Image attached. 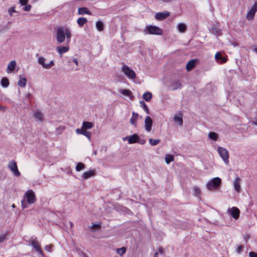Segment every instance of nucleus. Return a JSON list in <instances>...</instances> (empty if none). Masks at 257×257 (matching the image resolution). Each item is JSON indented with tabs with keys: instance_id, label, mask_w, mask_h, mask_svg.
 <instances>
[{
	"instance_id": "f257e3e1",
	"label": "nucleus",
	"mask_w": 257,
	"mask_h": 257,
	"mask_svg": "<svg viewBox=\"0 0 257 257\" xmlns=\"http://www.w3.org/2000/svg\"><path fill=\"white\" fill-rule=\"evenodd\" d=\"M56 40L58 43L63 42L65 38H66L67 43L70 42L71 34L67 28L62 26L58 27L56 29Z\"/></svg>"
},
{
	"instance_id": "f03ea898",
	"label": "nucleus",
	"mask_w": 257,
	"mask_h": 257,
	"mask_svg": "<svg viewBox=\"0 0 257 257\" xmlns=\"http://www.w3.org/2000/svg\"><path fill=\"white\" fill-rule=\"evenodd\" d=\"M36 56L38 58V63L44 69H49L55 65L53 60H51L49 63H46V59L45 57L39 56L38 54L36 55Z\"/></svg>"
},
{
	"instance_id": "7ed1b4c3",
	"label": "nucleus",
	"mask_w": 257,
	"mask_h": 257,
	"mask_svg": "<svg viewBox=\"0 0 257 257\" xmlns=\"http://www.w3.org/2000/svg\"><path fill=\"white\" fill-rule=\"evenodd\" d=\"M221 182V180L219 178H214L207 183V188L210 191L215 190L220 185Z\"/></svg>"
},
{
	"instance_id": "20e7f679",
	"label": "nucleus",
	"mask_w": 257,
	"mask_h": 257,
	"mask_svg": "<svg viewBox=\"0 0 257 257\" xmlns=\"http://www.w3.org/2000/svg\"><path fill=\"white\" fill-rule=\"evenodd\" d=\"M8 167L16 177H19L21 175V173L18 168L17 162L15 160L10 161L8 165Z\"/></svg>"
},
{
	"instance_id": "39448f33",
	"label": "nucleus",
	"mask_w": 257,
	"mask_h": 257,
	"mask_svg": "<svg viewBox=\"0 0 257 257\" xmlns=\"http://www.w3.org/2000/svg\"><path fill=\"white\" fill-rule=\"evenodd\" d=\"M217 150L218 152L220 155V156L222 159V160L224 161V162L226 164H228L229 162V155L228 151L226 149L221 147H218Z\"/></svg>"
},
{
	"instance_id": "423d86ee",
	"label": "nucleus",
	"mask_w": 257,
	"mask_h": 257,
	"mask_svg": "<svg viewBox=\"0 0 257 257\" xmlns=\"http://www.w3.org/2000/svg\"><path fill=\"white\" fill-rule=\"evenodd\" d=\"M122 71L130 79H135L136 77V73L131 69L127 66L124 65L121 68Z\"/></svg>"
},
{
	"instance_id": "0eeeda50",
	"label": "nucleus",
	"mask_w": 257,
	"mask_h": 257,
	"mask_svg": "<svg viewBox=\"0 0 257 257\" xmlns=\"http://www.w3.org/2000/svg\"><path fill=\"white\" fill-rule=\"evenodd\" d=\"M149 34L161 35L163 34L162 30L157 26H149L146 28Z\"/></svg>"
},
{
	"instance_id": "6e6552de",
	"label": "nucleus",
	"mask_w": 257,
	"mask_h": 257,
	"mask_svg": "<svg viewBox=\"0 0 257 257\" xmlns=\"http://www.w3.org/2000/svg\"><path fill=\"white\" fill-rule=\"evenodd\" d=\"M257 12V2H255L254 5L248 11L246 18L247 20L250 21L253 19L254 15Z\"/></svg>"
},
{
	"instance_id": "1a4fd4ad",
	"label": "nucleus",
	"mask_w": 257,
	"mask_h": 257,
	"mask_svg": "<svg viewBox=\"0 0 257 257\" xmlns=\"http://www.w3.org/2000/svg\"><path fill=\"white\" fill-rule=\"evenodd\" d=\"M24 197L26 198L27 201L29 204H33L35 202L36 197L32 190L27 191L25 193Z\"/></svg>"
},
{
	"instance_id": "9d476101",
	"label": "nucleus",
	"mask_w": 257,
	"mask_h": 257,
	"mask_svg": "<svg viewBox=\"0 0 257 257\" xmlns=\"http://www.w3.org/2000/svg\"><path fill=\"white\" fill-rule=\"evenodd\" d=\"M227 212L235 219H237L240 214L239 210L236 207H232L231 208H229L227 210Z\"/></svg>"
},
{
	"instance_id": "9b49d317",
	"label": "nucleus",
	"mask_w": 257,
	"mask_h": 257,
	"mask_svg": "<svg viewBox=\"0 0 257 257\" xmlns=\"http://www.w3.org/2000/svg\"><path fill=\"white\" fill-rule=\"evenodd\" d=\"M153 121L150 116H147L145 120V126L146 130L150 132L152 130Z\"/></svg>"
},
{
	"instance_id": "f8f14e48",
	"label": "nucleus",
	"mask_w": 257,
	"mask_h": 257,
	"mask_svg": "<svg viewBox=\"0 0 257 257\" xmlns=\"http://www.w3.org/2000/svg\"><path fill=\"white\" fill-rule=\"evenodd\" d=\"M170 16V13L169 12H160L157 13L155 15L156 19L159 20H164Z\"/></svg>"
},
{
	"instance_id": "ddd939ff",
	"label": "nucleus",
	"mask_w": 257,
	"mask_h": 257,
	"mask_svg": "<svg viewBox=\"0 0 257 257\" xmlns=\"http://www.w3.org/2000/svg\"><path fill=\"white\" fill-rule=\"evenodd\" d=\"M139 139V137L137 134H134L130 137H127L123 139V140L125 141L128 139L129 144H133L138 142Z\"/></svg>"
},
{
	"instance_id": "4468645a",
	"label": "nucleus",
	"mask_w": 257,
	"mask_h": 257,
	"mask_svg": "<svg viewBox=\"0 0 257 257\" xmlns=\"http://www.w3.org/2000/svg\"><path fill=\"white\" fill-rule=\"evenodd\" d=\"M240 179L236 178L233 182V185L235 191L237 193H240L241 191Z\"/></svg>"
},
{
	"instance_id": "2eb2a0df",
	"label": "nucleus",
	"mask_w": 257,
	"mask_h": 257,
	"mask_svg": "<svg viewBox=\"0 0 257 257\" xmlns=\"http://www.w3.org/2000/svg\"><path fill=\"white\" fill-rule=\"evenodd\" d=\"M132 117L130 120V123L135 126H137V122L138 118V114L137 113L133 112Z\"/></svg>"
},
{
	"instance_id": "dca6fc26",
	"label": "nucleus",
	"mask_w": 257,
	"mask_h": 257,
	"mask_svg": "<svg viewBox=\"0 0 257 257\" xmlns=\"http://www.w3.org/2000/svg\"><path fill=\"white\" fill-rule=\"evenodd\" d=\"M27 83V79L25 77H22V76H19V80L18 82V85L21 87H25Z\"/></svg>"
},
{
	"instance_id": "f3484780",
	"label": "nucleus",
	"mask_w": 257,
	"mask_h": 257,
	"mask_svg": "<svg viewBox=\"0 0 257 257\" xmlns=\"http://www.w3.org/2000/svg\"><path fill=\"white\" fill-rule=\"evenodd\" d=\"M119 91L122 95L129 96L131 99L134 98L132 92L128 89H120Z\"/></svg>"
},
{
	"instance_id": "a211bd4d",
	"label": "nucleus",
	"mask_w": 257,
	"mask_h": 257,
	"mask_svg": "<svg viewBox=\"0 0 257 257\" xmlns=\"http://www.w3.org/2000/svg\"><path fill=\"white\" fill-rule=\"evenodd\" d=\"M195 60H191L187 63L186 68L188 71H190L195 67Z\"/></svg>"
},
{
	"instance_id": "6ab92c4d",
	"label": "nucleus",
	"mask_w": 257,
	"mask_h": 257,
	"mask_svg": "<svg viewBox=\"0 0 257 257\" xmlns=\"http://www.w3.org/2000/svg\"><path fill=\"white\" fill-rule=\"evenodd\" d=\"M16 62L15 61L13 60L11 61L8 65L7 67V72H10L13 71L16 67Z\"/></svg>"
},
{
	"instance_id": "aec40b11",
	"label": "nucleus",
	"mask_w": 257,
	"mask_h": 257,
	"mask_svg": "<svg viewBox=\"0 0 257 257\" xmlns=\"http://www.w3.org/2000/svg\"><path fill=\"white\" fill-rule=\"evenodd\" d=\"M31 243L33 247L34 248L37 252L40 253L42 252V250L38 242H37L35 240H32L31 241Z\"/></svg>"
},
{
	"instance_id": "412c9836",
	"label": "nucleus",
	"mask_w": 257,
	"mask_h": 257,
	"mask_svg": "<svg viewBox=\"0 0 257 257\" xmlns=\"http://www.w3.org/2000/svg\"><path fill=\"white\" fill-rule=\"evenodd\" d=\"M56 49L59 53L62 55L69 50V47L68 46H59L57 47Z\"/></svg>"
},
{
	"instance_id": "4be33fe9",
	"label": "nucleus",
	"mask_w": 257,
	"mask_h": 257,
	"mask_svg": "<svg viewBox=\"0 0 257 257\" xmlns=\"http://www.w3.org/2000/svg\"><path fill=\"white\" fill-rule=\"evenodd\" d=\"M95 175V171L94 170H90L87 172H85L83 174V178L84 179H87L88 178L94 176Z\"/></svg>"
},
{
	"instance_id": "5701e85b",
	"label": "nucleus",
	"mask_w": 257,
	"mask_h": 257,
	"mask_svg": "<svg viewBox=\"0 0 257 257\" xmlns=\"http://www.w3.org/2000/svg\"><path fill=\"white\" fill-rule=\"evenodd\" d=\"M93 126V124L92 122L88 121H84L83 122V125L81 127V128L84 130L90 129L92 128Z\"/></svg>"
},
{
	"instance_id": "b1692460",
	"label": "nucleus",
	"mask_w": 257,
	"mask_h": 257,
	"mask_svg": "<svg viewBox=\"0 0 257 257\" xmlns=\"http://www.w3.org/2000/svg\"><path fill=\"white\" fill-rule=\"evenodd\" d=\"M10 82L8 78L3 77L1 81V84L3 87L6 88L9 85Z\"/></svg>"
},
{
	"instance_id": "393cba45",
	"label": "nucleus",
	"mask_w": 257,
	"mask_h": 257,
	"mask_svg": "<svg viewBox=\"0 0 257 257\" xmlns=\"http://www.w3.org/2000/svg\"><path fill=\"white\" fill-rule=\"evenodd\" d=\"M174 121L178 122L180 125H183L182 114L180 113L179 116L176 115L174 117Z\"/></svg>"
},
{
	"instance_id": "a878e982",
	"label": "nucleus",
	"mask_w": 257,
	"mask_h": 257,
	"mask_svg": "<svg viewBox=\"0 0 257 257\" xmlns=\"http://www.w3.org/2000/svg\"><path fill=\"white\" fill-rule=\"evenodd\" d=\"M215 58L217 60H220L222 63H225L226 62L227 59L225 57H223L221 54L219 52L215 54Z\"/></svg>"
},
{
	"instance_id": "bb28decb",
	"label": "nucleus",
	"mask_w": 257,
	"mask_h": 257,
	"mask_svg": "<svg viewBox=\"0 0 257 257\" xmlns=\"http://www.w3.org/2000/svg\"><path fill=\"white\" fill-rule=\"evenodd\" d=\"M143 97L146 101H149L152 99V93L149 92H146L143 94Z\"/></svg>"
},
{
	"instance_id": "cd10ccee",
	"label": "nucleus",
	"mask_w": 257,
	"mask_h": 257,
	"mask_svg": "<svg viewBox=\"0 0 257 257\" xmlns=\"http://www.w3.org/2000/svg\"><path fill=\"white\" fill-rule=\"evenodd\" d=\"M96 27L99 31H102L104 28L103 23L101 21H97L96 23Z\"/></svg>"
},
{
	"instance_id": "c85d7f7f",
	"label": "nucleus",
	"mask_w": 257,
	"mask_h": 257,
	"mask_svg": "<svg viewBox=\"0 0 257 257\" xmlns=\"http://www.w3.org/2000/svg\"><path fill=\"white\" fill-rule=\"evenodd\" d=\"M81 135L85 136L88 139L89 141H90L91 134L90 132L87 131L86 130L81 128Z\"/></svg>"
},
{
	"instance_id": "c756f323",
	"label": "nucleus",
	"mask_w": 257,
	"mask_h": 257,
	"mask_svg": "<svg viewBox=\"0 0 257 257\" xmlns=\"http://www.w3.org/2000/svg\"><path fill=\"white\" fill-rule=\"evenodd\" d=\"M178 29L179 32L184 33L186 30V26L183 23H180L178 25Z\"/></svg>"
},
{
	"instance_id": "7c9ffc66",
	"label": "nucleus",
	"mask_w": 257,
	"mask_h": 257,
	"mask_svg": "<svg viewBox=\"0 0 257 257\" xmlns=\"http://www.w3.org/2000/svg\"><path fill=\"white\" fill-rule=\"evenodd\" d=\"M209 138L214 141H216L218 139V135L214 132H211L208 135Z\"/></svg>"
},
{
	"instance_id": "2f4dec72",
	"label": "nucleus",
	"mask_w": 257,
	"mask_h": 257,
	"mask_svg": "<svg viewBox=\"0 0 257 257\" xmlns=\"http://www.w3.org/2000/svg\"><path fill=\"white\" fill-rule=\"evenodd\" d=\"M140 103L141 106L143 107V108L146 111V112L147 114H149L150 113L149 110L147 107V104L145 103V102L144 101H141L140 102Z\"/></svg>"
},
{
	"instance_id": "473e14b6",
	"label": "nucleus",
	"mask_w": 257,
	"mask_h": 257,
	"mask_svg": "<svg viewBox=\"0 0 257 257\" xmlns=\"http://www.w3.org/2000/svg\"><path fill=\"white\" fill-rule=\"evenodd\" d=\"M193 191H194V195H195L198 197L200 196V195L201 193V190L198 187L195 186L193 188Z\"/></svg>"
},
{
	"instance_id": "72a5a7b5",
	"label": "nucleus",
	"mask_w": 257,
	"mask_h": 257,
	"mask_svg": "<svg viewBox=\"0 0 257 257\" xmlns=\"http://www.w3.org/2000/svg\"><path fill=\"white\" fill-rule=\"evenodd\" d=\"M174 156L172 155H167L165 157V161L167 164H169L174 160Z\"/></svg>"
},
{
	"instance_id": "f704fd0d",
	"label": "nucleus",
	"mask_w": 257,
	"mask_h": 257,
	"mask_svg": "<svg viewBox=\"0 0 257 257\" xmlns=\"http://www.w3.org/2000/svg\"><path fill=\"white\" fill-rule=\"evenodd\" d=\"M35 117L39 120H42L43 119V115L40 111H36L35 112Z\"/></svg>"
},
{
	"instance_id": "c9c22d12",
	"label": "nucleus",
	"mask_w": 257,
	"mask_h": 257,
	"mask_svg": "<svg viewBox=\"0 0 257 257\" xmlns=\"http://www.w3.org/2000/svg\"><path fill=\"white\" fill-rule=\"evenodd\" d=\"M160 142V140L159 139H149V142L151 145L152 146H155L158 144Z\"/></svg>"
},
{
	"instance_id": "e433bc0d",
	"label": "nucleus",
	"mask_w": 257,
	"mask_h": 257,
	"mask_svg": "<svg viewBox=\"0 0 257 257\" xmlns=\"http://www.w3.org/2000/svg\"><path fill=\"white\" fill-rule=\"evenodd\" d=\"M126 251V249L124 247H122L120 248H117L116 250V252L118 254L120 255H123Z\"/></svg>"
},
{
	"instance_id": "4c0bfd02",
	"label": "nucleus",
	"mask_w": 257,
	"mask_h": 257,
	"mask_svg": "<svg viewBox=\"0 0 257 257\" xmlns=\"http://www.w3.org/2000/svg\"><path fill=\"white\" fill-rule=\"evenodd\" d=\"M101 226H90L89 230L92 232L98 231L100 229Z\"/></svg>"
},
{
	"instance_id": "58836bf2",
	"label": "nucleus",
	"mask_w": 257,
	"mask_h": 257,
	"mask_svg": "<svg viewBox=\"0 0 257 257\" xmlns=\"http://www.w3.org/2000/svg\"><path fill=\"white\" fill-rule=\"evenodd\" d=\"M86 14L89 15H91V12L85 7L81 8V15Z\"/></svg>"
},
{
	"instance_id": "ea45409f",
	"label": "nucleus",
	"mask_w": 257,
	"mask_h": 257,
	"mask_svg": "<svg viewBox=\"0 0 257 257\" xmlns=\"http://www.w3.org/2000/svg\"><path fill=\"white\" fill-rule=\"evenodd\" d=\"M212 32L216 35H221V30L217 29L215 28H213L212 29Z\"/></svg>"
},
{
	"instance_id": "a19ab883",
	"label": "nucleus",
	"mask_w": 257,
	"mask_h": 257,
	"mask_svg": "<svg viewBox=\"0 0 257 257\" xmlns=\"http://www.w3.org/2000/svg\"><path fill=\"white\" fill-rule=\"evenodd\" d=\"M181 86V84L179 81H176L173 83V87L174 89H176L177 88H180Z\"/></svg>"
},
{
	"instance_id": "79ce46f5",
	"label": "nucleus",
	"mask_w": 257,
	"mask_h": 257,
	"mask_svg": "<svg viewBox=\"0 0 257 257\" xmlns=\"http://www.w3.org/2000/svg\"><path fill=\"white\" fill-rule=\"evenodd\" d=\"M7 233H6L0 236V243L3 242L4 241L7 240Z\"/></svg>"
},
{
	"instance_id": "37998d69",
	"label": "nucleus",
	"mask_w": 257,
	"mask_h": 257,
	"mask_svg": "<svg viewBox=\"0 0 257 257\" xmlns=\"http://www.w3.org/2000/svg\"><path fill=\"white\" fill-rule=\"evenodd\" d=\"M31 6L29 4H26L25 5V7L23 8V10L26 12H29L31 10Z\"/></svg>"
},
{
	"instance_id": "c03bdc74",
	"label": "nucleus",
	"mask_w": 257,
	"mask_h": 257,
	"mask_svg": "<svg viewBox=\"0 0 257 257\" xmlns=\"http://www.w3.org/2000/svg\"><path fill=\"white\" fill-rule=\"evenodd\" d=\"M249 257H257V253L254 251H250L249 253Z\"/></svg>"
},
{
	"instance_id": "a18cd8bd",
	"label": "nucleus",
	"mask_w": 257,
	"mask_h": 257,
	"mask_svg": "<svg viewBox=\"0 0 257 257\" xmlns=\"http://www.w3.org/2000/svg\"><path fill=\"white\" fill-rule=\"evenodd\" d=\"M14 12H16V11H15V8H14V7L11 8L9 10V14H10L11 16H12V13H14Z\"/></svg>"
},
{
	"instance_id": "49530a36",
	"label": "nucleus",
	"mask_w": 257,
	"mask_h": 257,
	"mask_svg": "<svg viewBox=\"0 0 257 257\" xmlns=\"http://www.w3.org/2000/svg\"><path fill=\"white\" fill-rule=\"evenodd\" d=\"M21 204H22V208L23 209L27 207V203L24 200H22Z\"/></svg>"
},
{
	"instance_id": "de8ad7c7",
	"label": "nucleus",
	"mask_w": 257,
	"mask_h": 257,
	"mask_svg": "<svg viewBox=\"0 0 257 257\" xmlns=\"http://www.w3.org/2000/svg\"><path fill=\"white\" fill-rule=\"evenodd\" d=\"M20 3L22 6H25L27 4L28 0H20Z\"/></svg>"
},
{
	"instance_id": "09e8293b",
	"label": "nucleus",
	"mask_w": 257,
	"mask_h": 257,
	"mask_svg": "<svg viewBox=\"0 0 257 257\" xmlns=\"http://www.w3.org/2000/svg\"><path fill=\"white\" fill-rule=\"evenodd\" d=\"M51 247H52L51 245H47L45 246V249L46 250H47L48 251H51Z\"/></svg>"
},
{
	"instance_id": "8fccbe9b",
	"label": "nucleus",
	"mask_w": 257,
	"mask_h": 257,
	"mask_svg": "<svg viewBox=\"0 0 257 257\" xmlns=\"http://www.w3.org/2000/svg\"><path fill=\"white\" fill-rule=\"evenodd\" d=\"M242 248H243V246L242 245L238 246L236 249V251L238 253L242 251Z\"/></svg>"
},
{
	"instance_id": "3c124183",
	"label": "nucleus",
	"mask_w": 257,
	"mask_h": 257,
	"mask_svg": "<svg viewBox=\"0 0 257 257\" xmlns=\"http://www.w3.org/2000/svg\"><path fill=\"white\" fill-rule=\"evenodd\" d=\"M87 22V19L85 18H81V26Z\"/></svg>"
},
{
	"instance_id": "603ef678",
	"label": "nucleus",
	"mask_w": 257,
	"mask_h": 257,
	"mask_svg": "<svg viewBox=\"0 0 257 257\" xmlns=\"http://www.w3.org/2000/svg\"><path fill=\"white\" fill-rule=\"evenodd\" d=\"M76 169L77 171H80V162L77 163L76 167Z\"/></svg>"
},
{
	"instance_id": "864d4df0",
	"label": "nucleus",
	"mask_w": 257,
	"mask_h": 257,
	"mask_svg": "<svg viewBox=\"0 0 257 257\" xmlns=\"http://www.w3.org/2000/svg\"><path fill=\"white\" fill-rule=\"evenodd\" d=\"M73 62L76 64L77 66H78L79 62L78 61L76 58H74L73 59Z\"/></svg>"
},
{
	"instance_id": "5fc2aeb1",
	"label": "nucleus",
	"mask_w": 257,
	"mask_h": 257,
	"mask_svg": "<svg viewBox=\"0 0 257 257\" xmlns=\"http://www.w3.org/2000/svg\"><path fill=\"white\" fill-rule=\"evenodd\" d=\"M138 142L141 144H144L146 142V141L144 139L143 140H140V141L138 140Z\"/></svg>"
},
{
	"instance_id": "6e6d98bb",
	"label": "nucleus",
	"mask_w": 257,
	"mask_h": 257,
	"mask_svg": "<svg viewBox=\"0 0 257 257\" xmlns=\"http://www.w3.org/2000/svg\"><path fill=\"white\" fill-rule=\"evenodd\" d=\"M30 97H31V94H28L26 96V99L28 100H29L30 99Z\"/></svg>"
},
{
	"instance_id": "4d7b16f0",
	"label": "nucleus",
	"mask_w": 257,
	"mask_h": 257,
	"mask_svg": "<svg viewBox=\"0 0 257 257\" xmlns=\"http://www.w3.org/2000/svg\"><path fill=\"white\" fill-rule=\"evenodd\" d=\"M250 236L248 235H246L244 236V238L246 240H247L249 238Z\"/></svg>"
},
{
	"instance_id": "13d9d810",
	"label": "nucleus",
	"mask_w": 257,
	"mask_h": 257,
	"mask_svg": "<svg viewBox=\"0 0 257 257\" xmlns=\"http://www.w3.org/2000/svg\"><path fill=\"white\" fill-rule=\"evenodd\" d=\"M80 22H81L80 18H79L77 19V22L78 24L79 25V26H80Z\"/></svg>"
},
{
	"instance_id": "bf43d9fd",
	"label": "nucleus",
	"mask_w": 257,
	"mask_h": 257,
	"mask_svg": "<svg viewBox=\"0 0 257 257\" xmlns=\"http://www.w3.org/2000/svg\"><path fill=\"white\" fill-rule=\"evenodd\" d=\"M76 133L78 134H80V128H77L76 130Z\"/></svg>"
},
{
	"instance_id": "052dcab7",
	"label": "nucleus",
	"mask_w": 257,
	"mask_h": 257,
	"mask_svg": "<svg viewBox=\"0 0 257 257\" xmlns=\"http://www.w3.org/2000/svg\"><path fill=\"white\" fill-rule=\"evenodd\" d=\"M159 251L161 252V253H162L163 252V248L161 247V248H160L159 249Z\"/></svg>"
},
{
	"instance_id": "680f3d73",
	"label": "nucleus",
	"mask_w": 257,
	"mask_h": 257,
	"mask_svg": "<svg viewBox=\"0 0 257 257\" xmlns=\"http://www.w3.org/2000/svg\"><path fill=\"white\" fill-rule=\"evenodd\" d=\"M85 168V166L83 164L81 163V170Z\"/></svg>"
},
{
	"instance_id": "e2e57ef3",
	"label": "nucleus",
	"mask_w": 257,
	"mask_h": 257,
	"mask_svg": "<svg viewBox=\"0 0 257 257\" xmlns=\"http://www.w3.org/2000/svg\"><path fill=\"white\" fill-rule=\"evenodd\" d=\"M81 255H82V257H88L86 254L83 253Z\"/></svg>"
},
{
	"instance_id": "0e129e2a",
	"label": "nucleus",
	"mask_w": 257,
	"mask_h": 257,
	"mask_svg": "<svg viewBox=\"0 0 257 257\" xmlns=\"http://www.w3.org/2000/svg\"><path fill=\"white\" fill-rule=\"evenodd\" d=\"M154 257H158V252H156L155 253Z\"/></svg>"
},
{
	"instance_id": "69168bd1",
	"label": "nucleus",
	"mask_w": 257,
	"mask_h": 257,
	"mask_svg": "<svg viewBox=\"0 0 257 257\" xmlns=\"http://www.w3.org/2000/svg\"><path fill=\"white\" fill-rule=\"evenodd\" d=\"M80 12H81L80 8H79L78 9V13L79 14H80Z\"/></svg>"
},
{
	"instance_id": "338daca9",
	"label": "nucleus",
	"mask_w": 257,
	"mask_h": 257,
	"mask_svg": "<svg viewBox=\"0 0 257 257\" xmlns=\"http://www.w3.org/2000/svg\"><path fill=\"white\" fill-rule=\"evenodd\" d=\"M254 51L257 53V47L254 49Z\"/></svg>"
},
{
	"instance_id": "774afa93",
	"label": "nucleus",
	"mask_w": 257,
	"mask_h": 257,
	"mask_svg": "<svg viewBox=\"0 0 257 257\" xmlns=\"http://www.w3.org/2000/svg\"><path fill=\"white\" fill-rule=\"evenodd\" d=\"M60 128H61V129H62V130H64V127H63V126H61V127H60Z\"/></svg>"
}]
</instances>
